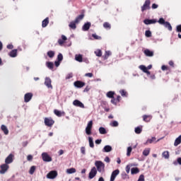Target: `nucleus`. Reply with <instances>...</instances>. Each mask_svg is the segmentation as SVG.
<instances>
[{
	"label": "nucleus",
	"instance_id": "nucleus-1",
	"mask_svg": "<svg viewBox=\"0 0 181 181\" xmlns=\"http://www.w3.org/2000/svg\"><path fill=\"white\" fill-rule=\"evenodd\" d=\"M159 23L160 25H163L165 28H166L168 30L172 31V25H170V23L165 21V18H160L159 20L156 19H145L144 21V23L145 25H153L155 23Z\"/></svg>",
	"mask_w": 181,
	"mask_h": 181
},
{
	"label": "nucleus",
	"instance_id": "nucleus-2",
	"mask_svg": "<svg viewBox=\"0 0 181 181\" xmlns=\"http://www.w3.org/2000/svg\"><path fill=\"white\" fill-rule=\"evenodd\" d=\"M95 166L96 168V170L99 172V173H104V172H105V164H104L103 161L96 160L95 162Z\"/></svg>",
	"mask_w": 181,
	"mask_h": 181
},
{
	"label": "nucleus",
	"instance_id": "nucleus-3",
	"mask_svg": "<svg viewBox=\"0 0 181 181\" xmlns=\"http://www.w3.org/2000/svg\"><path fill=\"white\" fill-rule=\"evenodd\" d=\"M93 129V120L88 122V124L85 129L86 135H91V130Z\"/></svg>",
	"mask_w": 181,
	"mask_h": 181
},
{
	"label": "nucleus",
	"instance_id": "nucleus-4",
	"mask_svg": "<svg viewBox=\"0 0 181 181\" xmlns=\"http://www.w3.org/2000/svg\"><path fill=\"white\" fill-rule=\"evenodd\" d=\"M57 171L56 170H51L49 172V173L47 174V179H50V180H53V179H56V177H57Z\"/></svg>",
	"mask_w": 181,
	"mask_h": 181
},
{
	"label": "nucleus",
	"instance_id": "nucleus-5",
	"mask_svg": "<svg viewBox=\"0 0 181 181\" xmlns=\"http://www.w3.org/2000/svg\"><path fill=\"white\" fill-rule=\"evenodd\" d=\"M146 9H151V0H146L141 6V12H145Z\"/></svg>",
	"mask_w": 181,
	"mask_h": 181
},
{
	"label": "nucleus",
	"instance_id": "nucleus-6",
	"mask_svg": "<svg viewBox=\"0 0 181 181\" xmlns=\"http://www.w3.org/2000/svg\"><path fill=\"white\" fill-rule=\"evenodd\" d=\"M0 175H5L9 169V165L8 164H3L0 166Z\"/></svg>",
	"mask_w": 181,
	"mask_h": 181
},
{
	"label": "nucleus",
	"instance_id": "nucleus-7",
	"mask_svg": "<svg viewBox=\"0 0 181 181\" xmlns=\"http://www.w3.org/2000/svg\"><path fill=\"white\" fill-rule=\"evenodd\" d=\"M44 84L48 88L53 90V86H52V79L49 77H45Z\"/></svg>",
	"mask_w": 181,
	"mask_h": 181
},
{
	"label": "nucleus",
	"instance_id": "nucleus-8",
	"mask_svg": "<svg viewBox=\"0 0 181 181\" xmlns=\"http://www.w3.org/2000/svg\"><path fill=\"white\" fill-rule=\"evenodd\" d=\"M95 176H97V168L95 167H93L91 168V170L89 173L88 178L94 179V177H95Z\"/></svg>",
	"mask_w": 181,
	"mask_h": 181
},
{
	"label": "nucleus",
	"instance_id": "nucleus-9",
	"mask_svg": "<svg viewBox=\"0 0 181 181\" xmlns=\"http://www.w3.org/2000/svg\"><path fill=\"white\" fill-rule=\"evenodd\" d=\"M45 124L46 127H53V124H54V120H53V119H52L51 117H45Z\"/></svg>",
	"mask_w": 181,
	"mask_h": 181
},
{
	"label": "nucleus",
	"instance_id": "nucleus-10",
	"mask_svg": "<svg viewBox=\"0 0 181 181\" xmlns=\"http://www.w3.org/2000/svg\"><path fill=\"white\" fill-rule=\"evenodd\" d=\"M42 158L44 162H52V157H50L47 153H42Z\"/></svg>",
	"mask_w": 181,
	"mask_h": 181
},
{
	"label": "nucleus",
	"instance_id": "nucleus-11",
	"mask_svg": "<svg viewBox=\"0 0 181 181\" xmlns=\"http://www.w3.org/2000/svg\"><path fill=\"white\" fill-rule=\"evenodd\" d=\"M13 162V154H9L5 159V164L9 165Z\"/></svg>",
	"mask_w": 181,
	"mask_h": 181
},
{
	"label": "nucleus",
	"instance_id": "nucleus-12",
	"mask_svg": "<svg viewBox=\"0 0 181 181\" xmlns=\"http://www.w3.org/2000/svg\"><path fill=\"white\" fill-rule=\"evenodd\" d=\"M118 175H119V170L117 169L115 170L112 173V175L110 176V181H114L115 180V177H117V176H118Z\"/></svg>",
	"mask_w": 181,
	"mask_h": 181
},
{
	"label": "nucleus",
	"instance_id": "nucleus-13",
	"mask_svg": "<svg viewBox=\"0 0 181 181\" xmlns=\"http://www.w3.org/2000/svg\"><path fill=\"white\" fill-rule=\"evenodd\" d=\"M32 97H33V94L32 93H25L24 95L25 103H29V101L32 100Z\"/></svg>",
	"mask_w": 181,
	"mask_h": 181
},
{
	"label": "nucleus",
	"instance_id": "nucleus-14",
	"mask_svg": "<svg viewBox=\"0 0 181 181\" xmlns=\"http://www.w3.org/2000/svg\"><path fill=\"white\" fill-rule=\"evenodd\" d=\"M73 105L75 107H79V108H84V104H83V103L78 100H74Z\"/></svg>",
	"mask_w": 181,
	"mask_h": 181
},
{
	"label": "nucleus",
	"instance_id": "nucleus-15",
	"mask_svg": "<svg viewBox=\"0 0 181 181\" xmlns=\"http://www.w3.org/2000/svg\"><path fill=\"white\" fill-rule=\"evenodd\" d=\"M90 28H91V23L90 22L85 23L82 27V30L83 32H87V30H88Z\"/></svg>",
	"mask_w": 181,
	"mask_h": 181
},
{
	"label": "nucleus",
	"instance_id": "nucleus-16",
	"mask_svg": "<svg viewBox=\"0 0 181 181\" xmlns=\"http://www.w3.org/2000/svg\"><path fill=\"white\" fill-rule=\"evenodd\" d=\"M75 87H77V88H81L82 87H84L86 86V83L84 82L76 81L74 82Z\"/></svg>",
	"mask_w": 181,
	"mask_h": 181
},
{
	"label": "nucleus",
	"instance_id": "nucleus-17",
	"mask_svg": "<svg viewBox=\"0 0 181 181\" xmlns=\"http://www.w3.org/2000/svg\"><path fill=\"white\" fill-rule=\"evenodd\" d=\"M67 40V37H66L64 35H62V39L58 40V43L60 46L63 45L64 44V42Z\"/></svg>",
	"mask_w": 181,
	"mask_h": 181
},
{
	"label": "nucleus",
	"instance_id": "nucleus-18",
	"mask_svg": "<svg viewBox=\"0 0 181 181\" xmlns=\"http://www.w3.org/2000/svg\"><path fill=\"white\" fill-rule=\"evenodd\" d=\"M1 129L3 131L4 135H8V134H9V130L8 129V127L5 126V124L1 125Z\"/></svg>",
	"mask_w": 181,
	"mask_h": 181
},
{
	"label": "nucleus",
	"instance_id": "nucleus-19",
	"mask_svg": "<svg viewBox=\"0 0 181 181\" xmlns=\"http://www.w3.org/2000/svg\"><path fill=\"white\" fill-rule=\"evenodd\" d=\"M111 151H112V147L110 145H106L104 146L103 149V152H111Z\"/></svg>",
	"mask_w": 181,
	"mask_h": 181
},
{
	"label": "nucleus",
	"instance_id": "nucleus-20",
	"mask_svg": "<svg viewBox=\"0 0 181 181\" xmlns=\"http://www.w3.org/2000/svg\"><path fill=\"white\" fill-rule=\"evenodd\" d=\"M144 52V54L147 56V57H152L153 56V52L148 49H145Z\"/></svg>",
	"mask_w": 181,
	"mask_h": 181
},
{
	"label": "nucleus",
	"instance_id": "nucleus-21",
	"mask_svg": "<svg viewBox=\"0 0 181 181\" xmlns=\"http://www.w3.org/2000/svg\"><path fill=\"white\" fill-rule=\"evenodd\" d=\"M8 55L10 56V57H16V56H18V49H13L11 50Z\"/></svg>",
	"mask_w": 181,
	"mask_h": 181
},
{
	"label": "nucleus",
	"instance_id": "nucleus-22",
	"mask_svg": "<svg viewBox=\"0 0 181 181\" xmlns=\"http://www.w3.org/2000/svg\"><path fill=\"white\" fill-rule=\"evenodd\" d=\"M75 60L79 63L83 62V55L81 54L75 55Z\"/></svg>",
	"mask_w": 181,
	"mask_h": 181
},
{
	"label": "nucleus",
	"instance_id": "nucleus-23",
	"mask_svg": "<svg viewBox=\"0 0 181 181\" xmlns=\"http://www.w3.org/2000/svg\"><path fill=\"white\" fill-rule=\"evenodd\" d=\"M46 66L49 69V70H53L54 67V64H53V62H46Z\"/></svg>",
	"mask_w": 181,
	"mask_h": 181
},
{
	"label": "nucleus",
	"instance_id": "nucleus-24",
	"mask_svg": "<svg viewBox=\"0 0 181 181\" xmlns=\"http://www.w3.org/2000/svg\"><path fill=\"white\" fill-rule=\"evenodd\" d=\"M181 144V135H180L174 142V146H177L178 145H180Z\"/></svg>",
	"mask_w": 181,
	"mask_h": 181
},
{
	"label": "nucleus",
	"instance_id": "nucleus-25",
	"mask_svg": "<svg viewBox=\"0 0 181 181\" xmlns=\"http://www.w3.org/2000/svg\"><path fill=\"white\" fill-rule=\"evenodd\" d=\"M83 19H84V14H81L76 18L75 22H76V23H78L81 21H83Z\"/></svg>",
	"mask_w": 181,
	"mask_h": 181
},
{
	"label": "nucleus",
	"instance_id": "nucleus-26",
	"mask_svg": "<svg viewBox=\"0 0 181 181\" xmlns=\"http://www.w3.org/2000/svg\"><path fill=\"white\" fill-rule=\"evenodd\" d=\"M49 25V18H46L45 20L42 22V28H46Z\"/></svg>",
	"mask_w": 181,
	"mask_h": 181
},
{
	"label": "nucleus",
	"instance_id": "nucleus-27",
	"mask_svg": "<svg viewBox=\"0 0 181 181\" xmlns=\"http://www.w3.org/2000/svg\"><path fill=\"white\" fill-rule=\"evenodd\" d=\"M115 94V92L110 90L107 93L106 96L107 97V98H114Z\"/></svg>",
	"mask_w": 181,
	"mask_h": 181
},
{
	"label": "nucleus",
	"instance_id": "nucleus-28",
	"mask_svg": "<svg viewBox=\"0 0 181 181\" xmlns=\"http://www.w3.org/2000/svg\"><path fill=\"white\" fill-rule=\"evenodd\" d=\"M112 53L111 51H105V56L103 57L104 60H107Z\"/></svg>",
	"mask_w": 181,
	"mask_h": 181
},
{
	"label": "nucleus",
	"instance_id": "nucleus-29",
	"mask_svg": "<svg viewBox=\"0 0 181 181\" xmlns=\"http://www.w3.org/2000/svg\"><path fill=\"white\" fill-rule=\"evenodd\" d=\"M132 175H136V173H139V168H132L131 169Z\"/></svg>",
	"mask_w": 181,
	"mask_h": 181
},
{
	"label": "nucleus",
	"instance_id": "nucleus-30",
	"mask_svg": "<svg viewBox=\"0 0 181 181\" xmlns=\"http://www.w3.org/2000/svg\"><path fill=\"white\" fill-rule=\"evenodd\" d=\"M156 141V137H151V139H148L146 143H144V145H147V144H153V142H155Z\"/></svg>",
	"mask_w": 181,
	"mask_h": 181
},
{
	"label": "nucleus",
	"instance_id": "nucleus-31",
	"mask_svg": "<svg viewBox=\"0 0 181 181\" xmlns=\"http://www.w3.org/2000/svg\"><path fill=\"white\" fill-rule=\"evenodd\" d=\"M88 142L90 148H94V141L93 140V137H88Z\"/></svg>",
	"mask_w": 181,
	"mask_h": 181
},
{
	"label": "nucleus",
	"instance_id": "nucleus-32",
	"mask_svg": "<svg viewBox=\"0 0 181 181\" xmlns=\"http://www.w3.org/2000/svg\"><path fill=\"white\" fill-rule=\"evenodd\" d=\"M150 153H151V148H145V149L143 151V155H144V156H148Z\"/></svg>",
	"mask_w": 181,
	"mask_h": 181
},
{
	"label": "nucleus",
	"instance_id": "nucleus-33",
	"mask_svg": "<svg viewBox=\"0 0 181 181\" xmlns=\"http://www.w3.org/2000/svg\"><path fill=\"white\" fill-rule=\"evenodd\" d=\"M66 173H68V175H71L73 173H76V168H71L67 169Z\"/></svg>",
	"mask_w": 181,
	"mask_h": 181
},
{
	"label": "nucleus",
	"instance_id": "nucleus-34",
	"mask_svg": "<svg viewBox=\"0 0 181 181\" xmlns=\"http://www.w3.org/2000/svg\"><path fill=\"white\" fill-rule=\"evenodd\" d=\"M99 132L101 135H105V134H107V130L105 128L101 127L99 128Z\"/></svg>",
	"mask_w": 181,
	"mask_h": 181
},
{
	"label": "nucleus",
	"instance_id": "nucleus-35",
	"mask_svg": "<svg viewBox=\"0 0 181 181\" xmlns=\"http://www.w3.org/2000/svg\"><path fill=\"white\" fill-rule=\"evenodd\" d=\"M94 53L98 57H101V56H103V52L101 49H96Z\"/></svg>",
	"mask_w": 181,
	"mask_h": 181
},
{
	"label": "nucleus",
	"instance_id": "nucleus-36",
	"mask_svg": "<svg viewBox=\"0 0 181 181\" xmlns=\"http://www.w3.org/2000/svg\"><path fill=\"white\" fill-rule=\"evenodd\" d=\"M162 156L163 158H164V159H169V151H165L164 152H163L162 153Z\"/></svg>",
	"mask_w": 181,
	"mask_h": 181
},
{
	"label": "nucleus",
	"instance_id": "nucleus-37",
	"mask_svg": "<svg viewBox=\"0 0 181 181\" xmlns=\"http://www.w3.org/2000/svg\"><path fill=\"white\" fill-rule=\"evenodd\" d=\"M76 23H77V22H76L75 21H71L69 26V28H71V29H76L77 27L76 26Z\"/></svg>",
	"mask_w": 181,
	"mask_h": 181
},
{
	"label": "nucleus",
	"instance_id": "nucleus-38",
	"mask_svg": "<svg viewBox=\"0 0 181 181\" xmlns=\"http://www.w3.org/2000/svg\"><path fill=\"white\" fill-rule=\"evenodd\" d=\"M119 94L122 97H128V93L124 89L119 90Z\"/></svg>",
	"mask_w": 181,
	"mask_h": 181
},
{
	"label": "nucleus",
	"instance_id": "nucleus-39",
	"mask_svg": "<svg viewBox=\"0 0 181 181\" xmlns=\"http://www.w3.org/2000/svg\"><path fill=\"white\" fill-rule=\"evenodd\" d=\"M151 118L152 117H151V116H149V115H144L143 116V119H144V121H145V122H149V121H151Z\"/></svg>",
	"mask_w": 181,
	"mask_h": 181
},
{
	"label": "nucleus",
	"instance_id": "nucleus-40",
	"mask_svg": "<svg viewBox=\"0 0 181 181\" xmlns=\"http://www.w3.org/2000/svg\"><path fill=\"white\" fill-rule=\"evenodd\" d=\"M36 170V166L33 165L30 168L29 173L30 175H33L35 173V171Z\"/></svg>",
	"mask_w": 181,
	"mask_h": 181
},
{
	"label": "nucleus",
	"instance_id": "nucleus-41",
	"mask_svg": "<svg viewBox=\"0 0 181 181\" xmlns=\"http://www.w3.org/2000/svg\"><path fill=\"white\" fill-rule=\"evenodd\" d=\"M47 54L50 57V59H52L54 57V51H48Z\"/></svg>",
	"mask_w": 181,
	"mask_h": 181
},
{
	"label": "nucleus",
	"instance_id": "nucleus-42",
	"mask_svg": "<svg viewBox=\"0 0 181 181\" xmlns=\"http://www.w3.org/2000/svg\"><path fill=\"white\" fill-rule=\"evenodd\" d=\"M139 69H140V70L144 71V73H145L148 70V68H146V66H145V65H140L139 66Z\"/></svg>",
	"mask_w": 181,
	"mask_h": 181
},
{
	"label": "nucleus",
	"instance_id": "nucleus-43",
	"mask_svg": "<svg viewBox=\"0 0 181 181\" xmlns=\"http://www.w3.org/2000/svg\"><path fill=\"white\" fill-rule=\"evenodd\" d=\"M103 28H105V29H111V24L105 22L103 23Z\"/></svg>",
	"mask_w": 181,
	"mask_h": 181
},
{
	"label": "nucleus",
	"instance_id": "nucleus-44",
	"mask_svg": "<svg viewBox=\"0 0 181 181\" xmlns=\"http://www.w3.org/2000/svg\"><path fill=\"white\" fill-rule=\"evenodd\" d=\"M134 132H136V134H141V132H142V128L139 127H136L134 129Z\"/></svg>",
	"mask_w": 181,
	"mask_h": 181
},
{
	"label": "nucleus",
	"instance_id": "nucleus-45",
	"mask_svg": "<svg viewBox=\"0 0 181 181\" xmlns=\"http://www.w3.org/2000/svg\"><path fill=\"white\" fill-rule=\"evenodd\" d=\"M54 113L55 115H57V117H62V112L60 110H54Z\"/></svg>",
	"mask_w": 181,
	"mask_h": 181
},
{
	"label": "nucleus",
	"instance_id": "nucleus-46",
	"mask_svg": "<svg viewBox=\"0 0 181 181\" xmlns=\"http://www.w3.org/2000/svg\"><path fill=\"white\" fill-rule=\"evenodd\" d=\"M132 152V147L129 146L127 148V156H131V153Z\"/></svg>",
	"mask_w": 181,
	"mask_h": 181
},
{
	"label": "nucleus",
	"instance_id": "nucleus-47",
	"mask_svg": "<svg viewBox=\"0 0 181 181\" xmlns=\"http://www.w3.org/2000/svg\"><path fill=\"white\" fill-rule=\"evenodd\" d=\"M145 36L146 37H151V36H152V33L151 32V30H146Z\"/></svg>",
	"mask_w": 181,
	"mask_h": 181
},
{
	"label": "nucleus",
	"instance_id": "nucleus-48",
	"mask_svg": "<svg viewBox=\"0 0 181 181\" xmlns=\"http://www.w3.org/2000/svg\"><path fill=\"white\" fill-rule=\"evenodd\" d=\"M57 61L62 62L63 61V54L62 53H59L57 55Z\"/></svg>",
	"mask_w": 181,
	"mask_h": 181
},
{
	"label": "nucleus",
	"instance_id": "nucleus-49",
	"mask_svg": "<svg viewBox=\"0 0 181 181\" xmlns=\"http://www.w3.org/2000/svg\"><path fill=\"white\" fill-rule=\"evenodd\" d=\"M92 37H93L94 39H95V40H101V37L97 35V34H93V35H92Z\"/></svg>",
	"mask_w": 181,
	"mask_h": 181
},
{
	"label": "nucleus",
	"instance_id": "nucleus-50",
	"mask_svg": "<svg viewBox=\"0 0 181 181\" xmlns=\"http://www.w3.org/2000/svg\"><path fill=\"white\" fill-rule=\"evenodd\" d=\"M119 124L118 122L115 120L110 123V127H118Z\"/></svg>",
	"mask_w": 181,
	"mask_h": 181
},
{
	"label": "nucleus",
	"instance_id": "nucleus-51",
	"mask_svg": "<svg viewBox=\"0 0 181 181\" xmlns=\"http://www.w3.org/2000/svg\"><path fill=\"white\" fill-rule=\"evenodd\" d=\"M27 160H28V162H32V160H33V156L32 155H28L27 156Z\"/></svg>",
	"mask_w": 181,
	"mask_h": 181
},
{
	"label": "nucleus",
	"instance_id": "nucleus-52",
	"mask_svg": "<svg viewBox=\"0 0 181 181\" xmlns=\"http://www.w3.org/2000/svg\"><path fill=\"white\" fill-rule=\"evenodd\" d=\"M73 78V74L70 73L66 75V80H70V78Z\"/></svg>",
	"mask_w": 181,
	"mask_h": 181
},
{
	"label": "nucleus",
	"instance_id": "nucleus-53",
	"mask_svg": "<svg viewBox=\"0 0 181 181\" xmlns=\"http://www.w3.org/2000/svg\"><path fill=\"white\" fill-rule=\"evenodd\" d=\"M137 181H145V176L144 175H141Z\"/></svg>",
	"mask_w": 181,
	"mask_h": 181
},
{
	"label": "nucleus",
	"instance_id": "nucleus-54",
	"mask_svg": "<svg viewBox=\"0 0 181 181\" xmlns=\"http://www.w3.org/2000/svg\"><path fill=\"white\" fill-rule=\"evenodd\" d=\"M81 153H82V155H86V147H81Z\"/></svg>",
	"mask_w": 181,
	"mask_h": 181
},
{
	"label": "nucleus",
	"instance_id": "nucleus-55",
	"mask_svg": "<svg viewBox=\"0 0 181 181\" xmlns=\"http://www.w3.org/2000/svg\"><path fill=\"white\" fill-rule=\"evenodd\" d=\"M116 101H117V99L113 97V98H112L110 103H112V104H114L115 105H117Z\"/></svg>",
	"mask_w": 181,
	"mask_h": 181
},
{
	"label": "nucleus",
	"instance_id": "nucleus-56",
	"mask_svg": "<svg viewBox=\"0 0 181 181\" xmlns=\"http://www.w3.org/2000/svg\"><path fill=\"white\" fill-rule=\"evenodd\" d=\"M176 32H179L181 33V25H178L176 27Z\"/></svg>",
	"mask_w": 181,
	"mask_h": 181
},
{
	"label": "nucleus",
	"instance_id": "nucleus-57",
	"mask_svg": "<svg viewBox=\"0 0 181 181\" xmlns=\"http://www.w3.org/2000/svg\"><path fill=\"white\" fill-rule=\"evenodd\" d=\"M158 6H159L158 4H153L152 6H151V8H152V9H158Z\"/></svg>",
	"mask_w": 181,
	"mask_h": 181
},
{
	"label": "nucleus",
	"instance_id": "nucleus-58",
	"mask_svg": "<svg viewBox=\"0 0 181 181\" xmlns=\"http://www.w3.org/2000/svg\"><path fill=\"white\" fill-rule=\"evenodd\" d=\"M122 179H127L128 177V175H127L125 173H122Z\"/></svg>",
	"mask_w": 181,
	"mask_h": 181
},
{
	"label": "nucleus",
	"instance_id": "nucleus-59",
	"mask_svg": "<svg viewBox=\"0 0 181 181\" xmlns=\"http://www.w3.org/2000/svg\"><path fill=\"white\" fill-rule=\"evenodd\" d=\"M85 77H89L91 78L93 77V73H87L85 74Z\"/></svg>",
	"mask_w": 181,
	"mask_h": 181
},
{
	"label": "nucleus",
	"instance_id": "nucleus-60",
	"mask_svg": "<svg viewBox=\"0 0 181 181\" xmlns=\"http://www.w3.org/2000/svg\"><path fill=\"white\" fill-rule=\"evenodd\" d=\"M130 170H131V167H129V165H127L126 166V172H127V173H129Z\"/></svg>",
	"mask_w": 181,
	"mask_h": 181
},
{
	"label": "nucleus",
	"instance_id": "nucleus-61",
	"mask_svg": "<svg viewBox=\"0 0 181 181\" xmlns=\"http://www.w3.org/2000/svg\"><path fill=\"white\" fill-rule=\"evenodd\" d=\"M102 141L103 140H101V139H97V140H95V144H96V145H100V144H101Z\"/></svg>",
	"mask_w": 181,
	"mask_h": 181
},
{
	"label": "nucleus",
	"instance_id": "nucleus-62",
	"mask_svg": "<svg viewBox=\"0 0 181 181\" xmlns=\"http://www.w3.org/2000/svg\"><path fill=\"white\" fill-rule=\"evenodd\" d=\"M60 61H55L54 62V64L56 66V67H59V66H60Z\"/></svg>",
	"mask_w": 181,
	"mask_h": 181
},
{
	"label": "nucleus",
	"instance_id": "nucleus-63",
	"mask_svg": "<svg viewBox=\"0 0 181 181\" xmlns=\"http://www.w3.org/2000/svg\"><path fill=\"white\" fill-rule=\"evenodd\" d=\"M105 162H106L107 163H110V157H108V156L105 157Z\"/></svg>",
	"mask_w": 181,
	"mask_h": 181
},
{
	"label": "nucleus",
	"instance_id": "nucleus-64",
	"mask_svg": "<svg viewBox=\"0 0 181 181\" xmlns=\"http://www.w3.org/2000/svg\"><path fill=\"white\" fill-rule=\"evenodd\" d=\"M7 49H13V45L12 44H9L7 45Z\"/></svg>",
	"mask_w": 181,
	"mask_h": 181
}]
</instances>
